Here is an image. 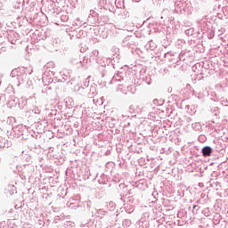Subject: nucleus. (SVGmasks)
<instances>
[{
    "mask_svg": "<svg viewBox=\"0 0 228 228\" xmlns=\"http://www.w3.org/2000/svg\"><path fill=\"white\" fill-rule=\"evenodd\" d=\"M211 152H213V151L211 150V147L209 146H206L202 149V154L203 156H211Z\"/></svg>",
    "mask_w": 228,
    "mask_h": 228,
    "instance_id": "obj_1",
    "label": "nucleus"
}]
</instances>
